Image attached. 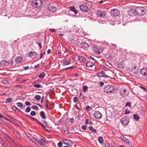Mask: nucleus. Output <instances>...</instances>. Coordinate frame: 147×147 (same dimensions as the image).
Listing matches in <instances>:
<instances>
[{"label":"nucleus","instance_id":"51","mask_svg":"<svg viewBox=\"0 0 147 147\" xmlns=\"http://www.w3.org/2000/svg\"><path fill=\"white\" fill-rule=\"evenodd\" d=\"M36 43L39 46L40 49H41L42 48V45H41V44L40 43V42H36Z\"/></svg>","mask_w":147,"mask_h":147},{"label":"nucleus","instance_id":"13","mask_svg":"<svg viewBox=\"0 0 147 147\" xmlns=\"http://www.w3.org/2000/svg\"><path fill=\"white\" fill-rule=\"evenodd\" d=\"M80 9L82 11L85 12H87L89 10L88 7L84 5H82L80 7Z\"/></svg>","mask_w":147,"mask_h":147},{"label":"nucleus","instance_id":"11","mask_svg":"<svg viewBox=\"0 0 147 147\" xmlns=\"http://www.w3.org/2000/svg\"><path fill=\"white\" fill-rule=\"evenodd\" d=\"M38 144H36L37 145L46 146L48 144V143H46L43 139H40V138H39V140H38Z\"/></svg>","mask_w":147,"mask_h":147},{"label":"nucleus","instance_id":"30","mask_svg":"<svg viewBox=\"0 0 147 147\" xmlns=\"http://www.w3.org/2000/svg\"><path fill=\"white\" fill-rule=\"evenodd\" d=\"M78 57V59L80 61L82 62H84L86 60V59L83 57H79L78 56H77Z\"/></svg>","mask_w":147,"mask_h":147},{"label":"nucleus","instance_id":"35","mask_svg":"<svg viewBox=\"0 0 147 147\" xmlns=\"http://www.w3.org/2000/svg\"><path fill=\"white\" fill-rule=\"evenodd\" d=\"M12 99L11 98H7L6 100L5 103H8L9 102H12L11 101Z\"/></svg>","mask_w":147,"mask_h":147},{"label":"nucleus","instance_id":"46","mask_svg":"<svg viewBox=\"0 0 147 147\" xmlns=\"http://www.w3.org/2000/svg\"><path fill=\"white\" fill-rule=\"evenodd\" d=\"M49 30L52 32H55L56 31V30L55 29L50 28Z\"/></svg>","mask_w":147,"mask_h":147},{"label":"nucleus","instance_id":"8","mask_svg":"<svg viewBox=\"0 0 147 147\" xmlns=\"http://www.w3.org/2000/svg\"><path fill=\"white\" fill-rule=\"evenodd\" d=\"M111 15L113 16H118L120 13V12L119 10L117 9H113L111 11Z\"/></svg>","mask_w":147,"mask_h":147},{"label":"nucleus","instance_id":"59","mask_svg":"<svg viewBox=\"0 0 147 147\" xmlns=\"http://www.w3.org/2000/svg\"><path fill=\"white\" fill-rule=\"evenodd\" d=\"M51 52V50L50 49H49L47 51V52L48 54H49Z\"/></svg>","mask_w":147,"mask_h":147},{"label":"nucleus","instance_id":"17","mask_svg":"<svg viewBox=\"0 0 147 147\" xmlns=\"http://www.w3.org/2000/svg\"><path fill=\"white\" fill-rule=\"evenodd\" d=\"M140 73L141 74L144 76H147V69L145 68H143L140 70Z\"/></svg>","mask_w":147,"mask_h":147},{"label":"nucleus","instance_id":"34","mask_svg":"<svg viewBox=\"0 0 147 147\" xmlns=\"http://www.w3.org/2000/svg\"><path fill=\"white\" fill-rule=\"evenodd\" d=\"M34 98L37 100H40L41 98V97L40 95H36L35 96Z\"/></svg>","mask_w":147,"mask_h":147},{"label":"nucleus","instance_id":"47","mask_svg":"<svg viewBox=\"0 0 147 147\" xmlns=\"http://www.w3.org/2000/svg\"><path fill=\"white\" fill-rule=\"evenodd\" d=\"M78 100V98L76 97H75L73 99V101L74 102H76Z\"/></svg>","mask_w":147,"mask_h":147},{"label":"nucleus","instance_id":"18","mask_svg":"<svg viewBox=\"0 0 147 147\" xmlns=\"http://www.w3.org/2000/svg\"><path fill=\"white\" fill-rule=\"evenodd\" d=\"M47 10L51 12H54L56 10V8L55 7L50 5H49L47 8Z\"/></svg>","mask_w":147,"mask_h":147},{"label":"nucleus","instance_id":"62","mask_svg":"<svg viewBox=\"0 0 147 147\" xmlns=\"http://www.w3.org/2000/svg\"><path fill=\"white\" fill-rule=\"evenodd\" d=\"M74 67V66H70V67H67V69L73 68Z\"/></svg>","mask_w":147,"mask_h":147},{"label":"nucleus","instance_id":"31","mask_svg":"<svg viewBox=\"0 0 147 147\" xmlns=\"http://www.w3.org/2000/svg\"><path fill=\"white\" fill-rule=\"evenodd\" d=\"M45 74L44 72H42L39 75L38 77L40 78H43L45 76Z\"/></svg>","mask_w":147,"mask_h":147},{"label":"nucleus","instance_id":"42","mask_svg":"<svg viewBox=\"0 0 147 147\" xmlns=\"http://www.w3.org/2000/svg\"><path fill=\"white\" fill-rule=\"evenodd\" d=\"M131 105V103L129 102H128L125 105V106L126 107L128 106L129 107H130Z\"/></svg>","mask_w":147,"mask_h":147},{"label":"nucleus","instance_id":"48","mask_svg":"<svg viewBox=\"0 0 147 147\" xmlns=\"http://www.w3.org/2000/svg\"><path fill=\"white\" fill-rule=\"evenodd\" d=\"M87 127V125H82V129L85 130L86 129V128Z\"/></svg>","mask_w":147,"mask_h":147},{"label":"nucleus","instance_id":"3","mask_svg":"<svg viewBox=\"0 0 147 147\" xmlns=\"http://www.w3.org/2000/svg\"><path fill=\"white\" fill-rule=\"evenodd\" d=\"M137 15L143 16L144 15L146 11V9L143 7H138L136 8Z\"/></svg>","mask_w":147,"mask_h":147},{"label":"nucleus","instance_id":"15","mask_svg":"<svg viewBox=\"0 0 147 147\" xmlns=\"http://www.w3.org/2000/svg\"><path fill=\"white\" fill-rule=\"evenodd\" d=\"M120 94L123 97H126L128 93L125 89L121 90L120 91Z\"/></svg>","mask_w":147,"mask_h":147},{"label":"nucleus","instance_id":"50","mask_svg":"<svg viewBox=\"0 0 147 147\" xmlns=\"http://www.w3.org/2000/svg\"><path fill=\"white\" fill-rule=\"evenodd\" d=\"M12 109L14 111H16L18 108L15 106H13L12 107Z\"/></svg>","mask_w":147,"mask_h":147},{"label":"nucleus","instance_id":"7","mask_svg":"<svg viewBox=\"0 0 147 147\" xmlns=\"http://www.w3.org/2000/svg\"><path fill=\"white\" fill-rule=\"evenodd\" d=\"M93 50L95 52L97 53L98 54L101 53L103 51L102 49L97 46L94 47L93 48Z\"/></svg>","mask_w":147,"mask_h":147},{"label":"nucleus","instance_id":"41","mask_svg":"<svg viewBox=\"0 0 147 147\" xmlns=\"http://www.w3.org/2000/svg\"><path fill=\"white\" fill-rule=\"evenodd\" d=\"M30 115L32 116H35L36 115V113L34 111H32L30 113Z\"/></svg>","mask_w":147,"mask_h":147},{"label":"nucleus","instance_id":"20","mask_svg":"<svg viewBox=\"0 0 147 147\" xmlns=\"http://www.w3.org/2000/svg\"><path fill=\"white\" fill-rule=\"evenodd\" d=\"M38 55L37 53L34 52H31L29 54V56L32 58H34Z\"/></svg>","mask_w":147,"mask_h":147},{"label":"nucleus","instance_id":"25","mask_svg":"<svg viewBox=\"0 0 147 147\" xmlns=\"http://www.w3.org/2000/svg\"><path fill=\"white\" fill-rule=\"evenodd\" d=\"M69 8L70 10L74 12L75 14H76L78 13V12L75 9L74 7H70Z\"/></svg>","mask_w":147,"mask_h":147},{"label":"nucleus","instance_id":"36","mask_svg":"<svg viewBox=\"0 0 147 147\" xmlns=\"http://www.w3.org/2000/svg\"><path fill=\"white\" fill-rule=\"evenodd\" d=\"M88 87L86 86H84L83 87V90L84 92H86L88 90Z\"/></svg>","mask_w":147,"mask_h":147},{"label":"nucleus","instance_id":"33","mask_svg":"<svg viewBox=\"0 0 147 147\" xmlns=\"http://www.w3.org/2000/svg\"><path fill=\"white\" fill-rule=\"evenodd\" d=\"M41 85L40 84H36V82H35L34 84V87L37 88H39L41 87Z\"/></svg>","mask_w":147,"mask_h":147},{"label":"nucleus","instance_id":"5","mask_svg":"<svg viewBox=\"0 0 147 147\" xmlns=\"http://www.w3.org/2000/svg\"><path fill=\"white\" fill-rule=\"evenodd\" d=\"M114 90L115 88L114 87L109 85L105 86L104 88V92L107 93L112 92L114 91Z\"/></svg>","mask_w":147,"mask_h":147},{"label":"nucleus","instance_id":"26","mask_svg":"<svg viewBox=\"0 0 147 147\" xmlns=\"http://www.w3.org/2000/svg\"><path fill=\"white\" fill-rule=\"evenodd\" d=\"M17 106L21 108V109H23L24 107H25V106L24 105V106L20 102H18L17 103Z\"/></svg>","mask_w":147,"mask_h":147},{"label":"nucleus","instance_id":"24","mask_svg":"<svg viewBox=\"0 0 147 147\" xmlns=\"http://www.w3.org/2000/svg\"><path fill=\"white\" fill-rule=\"evenodd\" d=\"M40 116L43 119H46V117L45 113L43 111H41L40 113Z\"/></svg>","mask_w":147,"mask_h":147},{"label":"nucleus","instance_id":"12","mask_svg":"<svg viewBox=\"0 0 147 147\" xmlns=\"http://www.w3.org/2000/svg\"><path fill=\"white\" fill-rule=\"evenodd\" d=\"M97 15L101 18L104 17L106 14V12L104 11L99 10L97 12Z\"/></svg>","mask_w":147,"mask_h":147},{"label":"nucleus","instance_id":"27","mask_svg":"<svg viewBox=\"0 0 147 147\" xmlns=\"http://www.w3.org/2000/svg\"><path fill=\"white\" fill-rule=\"evenodd\" d=\"M94 65L93 63L91 62L90 61L88 62L87 64L86 65L87 67H92Z\"/></svg>","mask_w":147,"mask_h":147},{"label":"nucleus","instance_id":"57","mask_svg":"<svg viewBox=\"0 0 147 147\" xmlns=\"http://www.w3.org/2000/svg\"><path fill=\"white\" fill-rule=\"evenodd\" d=\"M29 66H27L23 67V68L25 69H27L29 68Z\"/></svg>","mask_w":147,"mask_h":147},{"label":"nucleus","instance_id":"54","mask_svg":"<svg viewBox=\"0 0 147 147\" xmlns=\"http://www.w3.org/2000/svg\"><path fill=\"white\" fill-rule=\"evenodd\" d=\"M133 72L135 74H137L139 72V71L137 70H135L134 71L133 70H132Z\"/></svg>","mask_w":147,"mask_h":147},{"label":"nucleus","instance_id":"4","mask_svg":"<svg viewBox=\"0 0 147 147\" xmlns=\"http://www.w3.org/2000/svg\"><path fill=\"white\" fill-rule=\"evenodd\" d=\"M26 115L28 117H30L31 119H33V120L36 122L37 123H38L40 125H41L42 127L44 128L46 127L47 126V123L45 121L43 120L42 121V122L43 123H40V121L39 120H38L37 119L33 117H32L26 114Z\"/></svg>","mask_w":147,"mask_h":147},{"label":"nucleus","instance_id":"19","mask_svg":"<svg viewBox=\"0 0 147 147\" xmlns=\"http://www.w3.org/2000/svg\"><path fill=\"white\" fill-rule=\"evenodd\" d=\"M9 63L6 60H2L1 61L0 64L2 67H5L7 66Z\"/></svg>","mask_w":147,"mask_h":147},{"label":"nucleus","instance_id":"6","mask_svg":"<svg viewBox=\"0 0 147 147\" xmlns=\"http://www.w3.org/2000/svg\"><path fill=\"white\" fill-rule=\"evenodd\" d=\"M121 123L124 125H127L129 122V119L127 117H124L122 118L121 121Z\"/></svg>","mask_w":147,"mask_h":147},{"label":"nucleus","instance_id":"55","mask_svg":"<svg viewBox=\"0 0 147 147\" xmlns=\"http://www.w3.org/2000/svg\"><path fill=\"white\" fill-rule=\"evenodd\" d=\"M39 66V64H37L36 65H35L34 66L35 68H38Z\"/></svg>","mask_w":147,"mask_h":147},{"label":"nucleus","instance_id":"43","mask_svg":"<svg viewBox=\"0 0 147 147\" xmlns=\"http://www.w3.org/2000/svg\"><path fill=\"white\" fill-rule=\"evenodd\" d=\"M86 109L88 111H90L92 109L91 107L88 106L86 107Z\"/></svg>","mask_w":147,"mask_h":147},{"label":"nucleus","instance_id":"53","mask_svg":"<svg viewBox=\"0 0 147 147\" xmlns=\"http://www.w3.org/2000/svg\"><path fill=\"white\" fill-rule=\"evenodd\" d=\"M130 113V112L128 110H126L125 112L124 113L125 114H128L129 113Z\"/></svg>","mask_w":147,"mask_h":147},{"label":"nucleus","instance_id":"9","mask_svg":"<svg viewBox=\"0 0 147 147\" xmlns=\"http://www.w3.org/2000/svg\"><path fill=\"white\" fill-rule=\"evenodd\" d=\"M94 117L97 119H99L102 117V114L99 111H95L93 114Z\"/></svg>","mask_w":147,"mask_h":147},{"label":"nucleus","instance_id":"32","mask_svg":"<svg viewBox=\"0 0 147 147\" xmlns=\"http://www.w3.org/2000/svg\"><path fill=\"white\" fill-rule=\"evenodd\" d=\"M98 141L100 143H102L103 142V139L102 137L101 136L99 137L98 138Z\"/></svg>","mask_w":147,"mask_h":147},{"label":"nucleus","instance_id":"23","mask_svg":"<svg viewBox=\"0 0 147 147\" xmlns=\"http://www.w3.org/2000/svg\"><path fill=\"white\" fill-rule=\"evenodd\" d=\"M99 76L101 77L107 78L109 77L106 75L104 71H102L99 73Z\"/></svg>","mask_w":147,"mask_h":147},{"label":"nucleus","instance_id":"16","mask_svg":"<svg viewBox=\"0 0 147 147\" xmlns=\"http://www.w3.org/2000/svg\"><path fill=\"white\" fill-rule=\"evenodd\" d=\"M80 46L81 48L84 49L89 47L90 45L87 43L83 42L80 43Z\"/></svg>","mask_w":147,"mask_h":147},{"label":"nucleus","instance_id":"21","mask_svg":"<svg viewBox=\"0 0 147 147\" xmlns=\"http://www.w3.org/2000/svg\"><path fill=\"white\" fill-rule=\"evenodd\" d=\"M23 60L22 57L20 56L18 57L15 59V62L18 63H20Z\"/></svg>","mask_w":147,"mask_h":147},{"label":"nucleus","instance_id":"63","mask_svg":"<svg viewBox=\"0 0 147 147\" xmlns=\"http://www.w3.org/2000/svg\"><path fill=\"white\" fill-rule=\"evenodd\" d=\"M90 59H92L93 60H94V59L92 56H90Z\"/></svg>","mask_w":147,"mask_h":147},{"label":"nucleus","instance_id":"39","mask_svg":"<svg viewBox=\"0 0 147 147\" xmlns=\"http://www.w3.org/2000/svg\"><path fill=\"white\" fill-rule=\"evenodd\" d=\"M32 108L33 109L35 110H38V107L36 105L33 106L32 107Z\"/></svg>","mask_w":147,"mask_h":147},{"label":"nucleus","instance_id":"56","mask_svg":"<svg viewBox=\"0 0 147 147\" xmlns=\"http://www.w3.org/2000/svg\"><path fill=\"white\" fill-rule=\"evenodd\" d=\"M46 107L47 109L48 110H49V109H50V108L49 107V106H48V103L46 104Z\"/></svg>","mask_w":147,"mask_h":147},{"label":"nucleus","instance_id":"38","mask_svg":"<svg viewBox=\"0 0 147 147\" xmlns=\"http://www.w3.org/2000/svg\"><path fill=\"white\" fill-rule=\"evenodd\" d=\"M31 110V108L30 107H28L26 109L25 111L26 113H28Z\"/></svg>","mask_w":147,"mask_h":147},{"label":"nucleus","instance_id":"37","mask_svg":"<svg viewBox=\"0 0 147 147\" xmlns=\"http://www.w3.org/2000/svg\"><path fill=\"white\" fill-rule=\"evenodd\" d=\"M70 63L67 61H64L63 63V65H66L70 64Z\"/></svg>","mask_w":147,"mask_h":147},{"label":"nucleus","instance_id":"10","mask_svg":"<svg viewBox=\"0 0 147 147\" xmlns=\"http://www.w3.org/2000/svg\"><path fill=\"white\" fill-rule=\"evenodd\" d=\"M128 13L129 15L131 16H134L137 15L136 12V9H131L128 12Z\"/></svg>","mask_w":147,"mask_h":147},{"label":"nucleus","instance_id":"14","mask_svg":"<svg viewBox=\"0 0 147 147\" xmlns=\"http://www.w3.org/2000/svg\"><path fill=\"white\" fill-rule=\"evenodd\" d=\"M63 142L64 144L69 146L71 147L72 145V142L67 140H63Z\"/></svg>","mask_w":147,"mask_h":147},{"label":"nucleus","instance_id":"28","mask_svg":"<svg viewBox=\"0 0 147 147\" xmlns=\"http://www.w3.org/2000/svg\"><path fill=\"white\" fill-rule=\"evenodd\" d=\"M89 129L90 130L94 133H96L97 132L96 130L95 129L93 128L92 126L89 127Z\"/></svg>","mask_w":147,"mask_h":147},{"label":"nucleus","instance_id":"40","mask_svg":"<svg viewBox=\"0 0 147 147\" xmlns=\"http://www.w3.org/2000/svg\"><path fill=\"white\" fill-rule=\"evenodd\" d=\"M98 83L100 84L99 86L100 87H102L104 85V82L102 81H99Z\"/></svg>","mask_w":147,"mask_h":147},{"label":"nucleus","instance_id":"22","mask_svg":"<svg viewBox=\"0 0 147 147\" xmlns=\"http://www.w3.org/2000/svg\"><path fill=\"white\" fill-rule=\"evenodd\" d=\"M123 140L124 141L125 143L127 144V146H129L130 147V145H131V142L129 141L126 138L123 137Z\"/></svg>","mask_w":147,"mask_h":147},{"label":"nucleus","instance_id":"1","mask_svg":"<svg viewBox=\"0 0 147 147\" xmlns=\"http://www.w3.org/2000/svg\"><path fill=\"white\" fill-rule=\"evenodd\" d=\"M31 5L35 8L39 9L42 4V2L41 0H30Z\"/></svg>","mask_w":147,"mask_h":147},{"label":"nucleus","instance_id":"58","mask_svg":"<svg viewBox=\"0 0 147 147\" xmlns=\"http://www.w3.org/2000/svg\"><path fill=\"white\" fill-rule=\"evenodd\" d=\"M37 105L40 107L41 108H42L41 105L39 103H36V104Z\"/></svg>","mask_w":147,"mask_h":147},{"label":"nucleus","instance_id":"44","mask_svg":"<svg viewBox=\"0 0 147 147\" xmlns=\"http://www.w3.org/2000/svg\"><path fill=\"white\" fill-rule=\"evenodd\" d=\"M62 145V143L61 142H59L57 144V146L58 147H61Z\"/></svg>","mask_w":147,"mask_h":147},{"label":"nucleus","instance_id":"49","mask_svg":"<svg viewBox=\"0 0 147 147\" xmlns=\"http://www.w3.org/2000/svg\"><path fill=\"white\" fill-rule=\"evenodd\" d=\"M45 54V52H44L43 53H42L41 54H40V59H41L42 57H43V55Z\"/></svg>","mask_w":147,"mask_h":147},{"label":"nucleus","instance_id":"61","mask_svg":"<svg viewBox=\"0 0 147 147\" xmlns=\"http://www.w3.org/2000/svg\"><path fill=\"white\" fill-rule=\"evenodd\" d=\"M44 99V96L42 97V100H41V103H42L43 102V101Z\"/></svg>","mask_w":147,"mask_h":147},{"label":"nucleus","instance_id":"29","mask_svg":"<svg viewBox=\"0 0 147 147\" xmlns=\"http://www.w3.org/2000/svg\"><path fill=\"white\" fill-rule=\"evenodd\" d=\"M134 118L135 120L137 121H138L140 119V117L137 114L134 115Z\"/></svg>","mask_w":147,"mask_h":147},{"label":"nucleus","instance_id":"45","mask_svg":"<svg viewBox=\"0 0 147 147\" xmlns=\"http://www.w3.org/2000/svg\"><path fill=\"white\" fill-rule=\"evenodd\" d=\"M25 104L26 105L28 106H30L31 105L30 102L28 101H26L25 102Z\"/></svg>","mask_w":147,"mask_h":147},{"label":"nucleus","instance_id":"52","mask_svg":"<svg viewBox=\"0 0 147 147\" xmlns=\"http://www.w3.org/2000/svg\"><path fill=\"white\" fill-rule=\"evenodd\" d=\"M140 87L141 88L143 89L144 91L145 92H147V90L145 88H144V87H143L141 86H140Z\"/></svg>","mask_w":147,"mask_h":147},{"label":"nucleus","instance_id":"64","mask_svg":"<svg viewBox=\"0 0 147 147\" xmlns=\"http://www.w3.org/2000/svg\"><path fill=\"white\" fill-rule=\"evenodd\" d=\"M49 68V66L48 65H47V66H46L45 67V69H48Z\"/></svg>","mask_w":147,"mask_h":147},{"label":"nucleus","instance_id":"60","mask_svg":"<svg viewBox=\"0 0 147 147\" xmlns=\"http://www.w3.org/2000/svg\"><path fill=\"white\" fill-rule=\"evenodd\" d=\"M89 121V120L88 119H86L85 123L86 124H87L88 123V122Z\"/></svg>","mask_w":147,"mask_h":147},{"label":"nucleus","instance_id":"2","mask_svg":"<svg viewBox=\"0 0 147 147\" xmlns=\"http://www.w3.org/2000/svg\"><path fill=\"white\" fill-rule=\"evenodd\" d=\"M39 136L37 133L33 134L30 135L29 137L30 139L35 144H38V140H39Z\"/></svg>","mask_w":147,"mask_h":147}]
</instances>
